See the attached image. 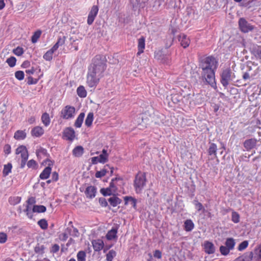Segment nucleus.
<instances>
[{
  "label": "nucleus",
  "mask_w": 261,
  "mask_h": 261,
  "mask_svg": "<svg viewBox=\"0 0 261 261\" xmlns=\"http://www.w3.org/2000/svg\"><path fill=\"white\" fill-rule=\"evenodd\" d=\"M107 62L106 57L103 55H97L92 59L87 75V83L90 87H96L100 79L103 76L107 68Z\"/></svg>",
  "instance_id": "nucleus-1"
},
{
  "label": "nucleus",
  "mask_w": 261,
  "mask_h": 261,
  "mask_svg": "<svg viewBox=\"0 0 261 261\" xmlns=\"http://www.w3.org/2000/svg\"><path fill=\"white\" fill-rule=\"evenodd\" d=\"M219 65L218 59L213 56H209L200 62L199 68L202 69L201 78L207 85L216 88L215 72Z\"/></svg>",
  "instance_id": "nucleus-2"
},
{
  "label": "nucleus",
  "mask_w": 261,
  "mask_h": 261,
  "mask_svg": "<svg viewBox=\"0 0 261 261\" xmlns=\"http://www.w3.org/2000/svg\"><path fill=\"white\" fill-rule=\"evenodd\" d=\"M147 181L146 173L139 171L135 176L133 184L135 191L137 194L142 193L146 185Z\"/></svg>",
  "instance_id": "nucleus-3"
},
{
  "label": "nucleus",
  "mask_w": 261,
  "mask_h": 261,
  "mask_svg": "<svg viewBox=\"0 0 261 261\" xmlns=\"http://www.w3.org/2000/svg\"><path fill=\"white\" fill-rule=\"evenodd\" d=\"M234 77V73L229 67L223 69L220 73V82L222 86L226 88L229 85V82L233 81Z\"/></svg>",
  "instance_id": "nucleus-4"
},
{
  "label": "nucleus",
  "mask_w": 261,
  "mask_h": 261,
  "mask_svg": "<svg viewBox=\"0 0 261 261\" xmlns=\"http://www.w3.org/2000/svg\"><path fill=\"white\" fill-rule=\"evenodd\" d=\"M44 163L45 164H47L48 166L45 167L40 173L39 177L41 179H46L49 177L51 171V167L54 165V161L49 159H46L42 163L43 164Z\"/></svg>",
  "instance_id": "nucleus-5"
},
{
  "label": "nucleus",
  "mask_w": 261,
  "mask_h": 261,
  "mask_svg": "<svg viewBox=\"0 0 261 261\" xmlns=\"http://www.w3.org/2000/svg\"><path fill=\"white\" fill-rule=\"evenodd\" d=\"M75 113V109L74 107L67 105L61 111V117L64 119L73 118Z\"/></svg>",
  "instance_id": "nucleus-6"
},
{
  "label": "nucleus",
  "mask_w": 261,
  "mask_h": 261,
  "mask_svg": "<svg viewBox=\"0 0 261 261\" xmlns=\"http://www.w3.org/2000/svg\"><path fill=\"white\" fill-rule=\"evenodd\" d=\"M239 25L241 31L244 33H247L253 29V27L244 18H240Z\"/></svg>",
  "instance_id": "nucleus-7"
},
{
  "label": "nucleus",
  "mask_w": 261,
  "mask_h": 261,
  "mask_svg": "<svg viewBox=\"0 0 261 261\" xmlns=\"http://www.w3.org/2000/svg\"><path fill=\"white\" fill-rule=\"evenodd\" d=\"M75 131L73 128L71 127H66L63 132L62 138L64 139L72 141L75 138Z\"/></svg>",
  "instance_id": "nucleus-8"
},
{
  "label": "nucleus",
  "mask_w": 261,
  "mask_h": 261,
  "mask_svg": "<svg viewBox=\"0 0 261 261\" xmlns=\"http://www.w3.org/2000/svg\"><path fill=\"white\" fill-rule=\"evenodd\" d=\"M98 7L96 5H94L92 7L89 13L87 23L89 25H91L93 23L96 16H97L98 12Z\"/></svg>",
  "instance_id": "nucleus-9"
},
{
  "label": "nucleus",
  "mask_w": 261,
  "mask_h": 261,
  "mask_svg": "<svg viewBox=\"0 0 261 261\" xmlns=\"http://www.w3.org/2000/svg\"><path fill=\"white\" fill-rule=\"evenodd\" d=\"M257 142V140L256 138L246 139L243 143V146L247 151H249L256 147Z\"/></svg>",
  "instance_id": "nucleus-10"
},
{
  "label": "nucleus",
  "mask_w": 261,
  "mask_h": 261,
  "mask_svg": "<svg viewBox=\"0 0 261 261\" xmlns=\"http://www.w3.org/2000/svg\"><path fill=\"white\" fill-rule=\"evenodd\" d=\"M203 248L205 252L208 254H214L216 251V247L214 244L208 241L204 242Z\"/></svg>",
  "instance_id": "nucleus-11"
},
{
  "label": "nucleus",
  "mask_w": 261,
  "mask_h": 261,
  "mask_svg": "<svg viewBox=\"0 0 261 261\" xmlns=\"http://www.w3.org/2000/svg\"><path fill=\"white\" fill-rule=\"evenodd\" d=\"M96 192V187L93 186H90L86 188L85 191V194L87 198L92 199L95 197Z\"/></svg>",
  "instance_id": "nucleus-12"
},
{
  "label": "nucleus",
  "mask_w": 261,
  "mask_h": 261,
  "mask_svg": "<svg viewBox=\"0 0 261 261\" xmlns=\"http://www.w3.org/2000/svg\"><path fill=\"white\" fill-rule=\"evenodd\" d=\"M253 254L252 251L246 252L234 261H251L253 258Z\"/></svg>",
  "instance_id": "nucleus-13"
},
{
  "label": "nucleus",
  "mask_w": 261,
  "mask_h": 261,
  "mask_svg": "<svg viewBox=\"0 0 261 261\" xmlns=\"http://www.w3.org/2000/svg\"><path fill=\"white\" fill-rule=\"evenodd\" d=\"M92 244L95 251H99L104 247L103 241L101 239L93 240Z\"/></svg>",
  "instance_id": "nucleus-14"
},
{
  "label": "nucleus",
  "mask_w": 261,
  "mask_h": 261,
  "mask_svg": "<svg viewBox=\"0 0 261 261\" xmlns=\"http://www.w3.org/2000/svg\"><path fill=\"white\" fill-rule=\"evenodd\" d=\"M130 5L134 11H136L139 8H143L145 6V3L140 2V0H129Z\"/></svg>",
  "instance_id": "nucleus-15"
},
{
  "label": "nucleus",
  "mask_w": 261,
  "mask_h": 261,
  "mask_svg": "<svg viewBox=\"0 0 261 261\" xmlns=\"http://www.w3.org/2000/svg\"><path fill=\"white\" fill-rule=\"evenodd\" d=\"M178 41L180 42L181 45L185 48L189 46L190 40L184 34L178 36Z\"/></svg>",
  "instance_id": "nucleus-16"
},
{
  "label": "nucleus",
  "mask_w": 261,
  "mask_h": 261,
  "mask_svg": "<svg viewBox=\"0 0 261 261\" xmlns=\"http://www.w3.org/2000/svg\"><path fill=\"white\" fill-rule=\"evenodd\" d=\"M123 199L124 200V205H127L130 203L134 208H137V200L135 198L132 196H126L124 197Z\"/></svg>",
  "instance_id": "nucleus-17"
},
{
  "label": "nucleus",
  "mask_w": 261,
  "mask_h": 261,
  "mask_svg": "<svg viewBox=\"0 0 261 261\" xmlns=\"http://www.w3.org/2000/svg\"><path fill=\"white\" fill-rule=\"evenodd\" d=\"M118 228V226H116L115 227H113L111 230L108 231L106 234V238L108 240H112L117 237V233Z\"/></svg>",
  "instance_id": "nucleus-18"
},
{
  "label": "nucleus",
  "mask_w": 261,
  "mask_h": 261,
  "mask_svg": "<svg viewBox=\"0 0 261 261\" xmlns=\"http://www.w3.org/2000/svg\"><path fill=\"white\" fill-rule=\"evenodd\" d=\"M209 147L207 149V153L209 155H214V158H217V146L214 143H212L210 141L208 143Z\"/></svg>",
  "instance_id": "nucleus-19"
},
{
  "label": "nucleus",
  "mask_w": 261,
  "mask_h": 261,
  "mask_svg": "<svg viewBox=\"0 0 261 261\" xmlns=\"http://www.w3.org/2000/svg\"><path fill=\"white\" fill-rule=\"evenodd\" d=\"M44 129L41 126H37L31 130V135L35 137H40L44 134Z\"/></svg>",
  "instance_id": "nucleus-20"
},
{
  "label": "nucleus",
  "mask_w": 261,
  "mask_h": 261,
  "mask_svg": "<svg viewBox=\"0 0 261 261\" xmlns=\"http://www.w3.org/2000/svg\"><path fill=\"white\" fill-rule=\"evenodd\" d=\"M36 153L39 159L42 158V156H46L47 158V159L49 157V154L47 152V150L41 147L36 150Z\"/></svg>",
  "instance_id": "nucleus-21"
},
{
  "label": "nucleus",
  "mask_w": 261,
  "mask_h": 261,
  "mask_svg": "<svg viewBox=\"0 0 261 261\" xmlns=\"http://www.w3.org/2000/svg\"><path fill=\"white\" fill-rule=\"evenodd\" d=\"M145 39L144 37H141L138 39V51L137 53L138 55H140L142 53H143L144 49L145 48Z\"/></svg>",
  "instance_id": "nucleus-22"
},
{
  "label": "nucleus",
  "mask_w": 261,
  "mask_h": 261,
  "mask_svg": "<svg viewBox=\"0 0 261 261\" xmlns=\"http://www.w3.org/2000/svg\"><path fill=\"white\" fill-rule=\"evenodd\" d=\"M108 201L113 207L116 206L122 202V200L114 194L113 196L108 199Z\"/></svg>",
  "instance_id": "nucleus-23"
},
{
  "label": "nucleus",
  "mask_w": 261,
  "mask_h": 261,
  "mask_svg": "<svg viewBox=\"0 0 261 261\" xmlns=\"http://www.w3.org/2000/svg\"><path fill=\"white\" fill-rule=\"evenodd\" d=\"M84 152V149L82 146H77L72 150V154L75 157H81Z\"/></svg>",
  "instance_id": "nucleus-24"
},
{
  "label": "nucleus",
  "mask_w": 261,
  "mask_h": 261,
  "mask_svg": "<svg viewBox=\"0 0 261 261\" xmlns=\"http://www.w3.org/2000/svg\"><path fill=\"white\" fill-rule=\"evenodd\" d=\"M85 113L84 112H82L78 116L77 118L75 121L74 126L77 128H80L82 124L83 123L84 119L85 117Z\"/></svg>",
  "instance_id": "nucleus-25"
},
{
  "label": "nucleus",
  "mask_w": 261,
  "mask_h": 261,
  "mask_svg": "<svg viewBox=\"0 0 261 261\" xmlns=\"http://www.w3.org/2000/svg\"><path fill=\"white\" fill-rule=\"evenodd\" d=\"M27 134L25 132V130H17L14 135V138L17 140H23L26 138Z\"/></svg>",
  "instance_id": "nucleus-26"
},
{
  "label": "nucleus",
  "mask_w": 261,
  "mask_h": 261,
  "mask_svg": "<svg viewBox=\"0 0 261 261\" xmlns=\"http://www.w3.org/2000/svg\"><path fill=\"white\" fill-rule=\"evenodd\" d=\"M184 229L186 231H191L194 227V224L191 219H187L184 222Z\"/></svg>",
  "instance_id": "nucleus-27"
},
{
  "label": "nucleus",
  "mask_w": 261,
  "mask_h": 261,
  "mask_svg": "<svg viewBox=\"0 0 261 261\" xmlns=\"http://www.w3.org/2000/svg\"><path fill=\"white\" fill-rule=\"evenodd\" d=\"M46 211V207L42 205H34L32 208L33 213H42Z\"/></svg>",
  "instance_id": "nucleus-28"
},
{
  "label": "nucleus",
  "mask_w": 261,
  "mask_h": 261,
  "mask_svg": "<svg viewBox=\"0 0 261 261\" xmlns=\"http://www.w3.org/2000/svg\"><path fill=\"white\" fill-rule=\"evenodd\" d=\"M55 51L56 50L52 47L44 54L43 56V59L46 61H50L53 59V55Z\"/></svg>",
  "instance_id": "nucleus-29"
},
{
  "label": "nucleus",
  "mask_w": 261,
  "mask_h": 261,
  "mask_svg": "<svg viewBox=\"0 0 261 261\" xmlns=\"http://www.w3.org/2000/svg\"><path fill=\"white\" fill-rule=\"evenodd\" d=\"M193 203L194 204L195 208L198 212H202L203 213L206 212V211L203 207L202 203L199 202L197 199H195L193 200Z\"/></svg>",
  "instance_id": "nucleus-30"
},
{
  "label": "nucleus",
  "mask_w": 261,
  "mask_h": 261,
  "mask_svg": "<svg viewBox=\"0 0 261 261\" xmlns=\"http://www.w3.org/2000/svg\"><path fill=\"white\" fill-rule=\"evenodd\" d=\"M118 180H123L122 178L118 177H115L112 179L109 188H110L112 191H114V192L116 193L117 191L118 188L117 186L115 185L114 181H118Z\"/></svg>",
  "instance_id": "nucleus-31"
},
{
  "label": "nucleus",
  "mask_w": 261,
  "mask_h": 261,
  "mask_svg": "<svg viewBox=\"0 0 261 261\" xmlns=\"http://www.w3.org/2000/svg\"><path fill=\"white\" fill-rule=\"evenodd\" d=\"M253 253L255 254L254 258H256V260L259 261L261 259V242L254 248Z\"/></svg>",
  "instance_id": "nucleus-32"
},
{
  "label": "nucleus",
  "mask_w": 261,
  "mask_h": 261,
  "mask_svg": "<svg viewBox=\"0 0 261 261\" xmlns=\"http://www.w3.org/2000/svg\"><path fill=\"white\" fill-rule=\"evenodd\" d=\"M12 168V165L11 163H8L4 166V169L3 171V176L6 177L11 172Z\"/></svg>",
  "instance_id": "nucleus-33"
},
{
  "label": "nucleus",
  "mask_w": 261,
  "mask_h": 261,
  "mask_svg": "<svg viewBox=\"0 0 261 261\" xmlns=\"http://www.w3.org/2000/svg\"><path fill=\"white\" fill-rule=\"evenodd\" d=\"M236 243L234 240L232 238H228L226 239L225 242V246L227 247L229 249H233Z\"/></svg>",
  "instance_id": "nucleus-34"
},
{
  "label": "nucleus",
  "mask_w": 261,
  "mask_h": 261,
  "mask_svg": "<svg viewBox=\"0 0 261 261\" xmlns=\"http://www.w3.org/2000/svg\"><path fill=\"white\" fill-rule=\"evenodd\" d=\"M41 121L45 126H48L49 125L50 119L49 115L47 113L45 112L43 113L41 116Z\"/></svg>",
  "instance_id": "nucleus-35"
},
{
  "label": "nucleus",
  "mask_w": 261,
  "mask_h": 261,
  "mask_svg": "<svg viewBox=\"0 0 261 261\" xmlns=\"http://www.w3.org/2000/svg\"><path fill=\"white\" fill-rule=\"evenodd\" d=\"M94 119V114L93 112H90L88 114L85 120V124L87 127H90Z\"/></svg>",
  "instance_id": "nucleus-36"
},
{
  "label": "nucleus",
  "mask_w": 261,
  "mask_h": 261,
  "mask_svg": "<svg viewBox=\"0 0 261 261\" xmlns=\"http://www.w3.org/2000/svg\"><path fill=\"white\" fill-rule=\"evenodd\" d=\"M77 94L81 98L86 97L87 96V91L83 86H80L76 90Z\"/></svg>",
  "instance_id": "nucleus-37"
},
{
  "label": "nucleus",
  "mask_w": 261,
  "mask_h": 261,
  "mask_svg": "<svg viewBox=\"0 0 261 261\" xmlns=\"http://www.w3.org/2000/svg\"><path fill=\"white\" fill-rule=\"evenodd\" d=\"M66 38V37L65 36H63V37H59L57 42L53 46L54 49L57 50L60 46L63 45L65 43Z\"/></svg>",
  "instance_id": "nucleus-38"
},
{
  "label": "nucleus",
  "mask_w": 261,
  "mask_h": 261,
  "mask_svg": "<svg viewBox=\"0 0 261 261\" xmlns=\"http://www.w3.org/2000/svg\"><path fill=\"white\" fill-rule=\"evenodd\" d=\"M100 192L101 193V194L103 196H111L113 195L115 193L113 191H112L110 188L109 187L107 188H101L100 190Z\"/></svg>",
  "instance_id": "nucleus-39"
},
{
  "label": "nucleus",
  "mask_w": 261,
  "mask_h": 261,
  "mask_svg": "<svg viewBox=\"0 0 261 261\" xmlns=\"http://www.w3.org/2000/svg\"><path fill=\"white\" fill-rule=\"evenodd\" d=\"M108 166L109 165H106L102 170L100 171H97L95 173V177L99 178L104 176L108 172V169L106 168V167Z\"/></svg>",
  "instance_id": "nucleus-40"
},
{
  "label": "nucleus",
  "mask_w": 261,
  "mask_h": 261,
  "mask_svg": "<svg viewBox=\"0 0 261 261\" xmlns=\"http://www.w3.org/2000/svg\"><path fill=\"white\" fill-rule=\"evenodd\" d=\"M45 247L44 245H40L39 243L34 248V251L36 253L43 254L44 253Z\"/></svg>",
  "instance_id": "nucleus-41"
},
{
  "label": "nucleus",
  "mask_w": 261,
  "mask_h": 261,
  "mask_svg": "<svg viewBox=\"0 0 261 261\" xmlns=\"http://www.w3.org/2000/svg\"><path fill=\"white\" fill-rule=\"evenodd\" d=\"M42 33V31L41 30H37L36 31L32 36L31 37V41L33 43H35L37 42L38 39L40 38Z\"/></svg>",
  "instance_id": "nucleus-42"
},
{
  "label": "nucleus",
  "mask_w": 261,
  "mask_h": 261,
  "mask_svg": "<svg viewBox=\"0 0 261 261\" xmlns=\"http://www.w3.org/2000/svg\"><path fill=\"white\" fill-rule=\"evenodd\" d=\"M240 216L239 214L232 211L231 214V221L234 223H238L240 222Z\"/></svg>",
  "instance_id": "nucleus-43"
},
{
  "label": "nucleus",
  "mask_w": 261,
  "mask_h": 261,
  "mask_svg": "<svg viewBox=\"0 0 261 261\" xmlns=\"http://www.w3.org/2000/svg\"><path fill=\"white\" fill-rule=\"evenodd\" d=\"M116 252L114 250H111L106 254V260L107 261H112L114 257L116 256Z\"/></svg>",
  "instance_id": "nucleus-44"
},
{
  "label": "nucleus",
  "mask_w": 261,
  "mask_h": 261,
  "mask_svg": "<svg viewBox=\"0 0 261 261\" xmlns=\"http://www.w3.org/2000/svg\"><path fill=\"white\" fill-rule=\"evenodd\" d=\"M38 225L42 229L45 230L48 227V223L46 219H42L38 221Z\"/></svg>",
  "instance_id": "nucleus-45"
},
{
  "label": "nucleus",
  "mask_w": 261,
  "mask_h": 261,
  "mask_svg": "<svg viewBox=\"0 0 261 261\" xmlns=\"http://www.w3.org/2000/svg\"><path fill=\"white\" fill-rule=\"evenodd\" d=\"M21 201V197L16 196V197H10L9 198V202L11 205H16L19 203H20Z\"/></svg>",
  "instance_id": "nucleus-46"
},
{
  "label": "nucleus",
  "mask_w": 261,
  "mask_h": 261,
  "mask_svg": "<svg viewBox=\"0 0 261 261\" xmlns=\"http://www.w3.org/2000/svg\"><path fill=\"white\" fill-rule=\"evenodd\" d=\"M182 99L181 96L178 94L171 95V100L174 103H178Z\"/></svg>",
  "instance_id": "nucleus-47"
},
{
  "label": "nucleus",
  "mask_w": 261,
  "mask_h": 261,
  "mask_svg": "<svg viewBox=\"0 0 261 261\" xmlns=\"http://www.w3.org/2000/svg\"><path fill=\"white\" fill-rule=\"evenodd\" d=\"M252 52L253 54L261 59V48L258 46H254L252 49Z\"/></svg>",
  "instance_id": "nucleus-48"
},
{
  "label": "nucleus",
  "mask_w": 261,
  "mask_h": 261,
  "mask_svg": "<svg viewBox=\"0 0 261 261\" xmlns=\"http://www.w3.org/2000/svg\"><path fill=\"white\" fill-rule=\"evenodd\" d=\"M27 165L28 168H32L33 169H36L38 167L37 163L33 159L29 160L27 162Z\"/></svg>",
  "instance_id": "nucleus-49"
},
{
  "label": "nucleus",
  "mask_w": 261,
  "mask_h": 261,
  "mask_svg": "<svg viewBox=\"0 0 261 261\" xmlns=\"http://www.w3.org/2000/svg\"><path fill=\"white\" fill-rule=\"evenodd\" d=\"M86 253L84 251H80L77 254V261H86Z\"/></svg>",
  "instance_id": "nucleus-50"
},
{
  "label": "nucleus",
  "mask_w": 261,
  "mask_h": 261,
  "mask_svg": "<svg viewBox=\"0 0 261 261\" xmlns=\"http://www.w3.org/2000/svg\"><path fill=\"white\" fill-rule=\"evenodd\" d=\"M16 62V59L14 57H11L8 58L6 60V63H8L9 66L11 67H14Z\"/></svg>",
  "instance_id": "nucleus-51"
},
{
  "label": "nucleus",
  "mask_w": 261,
  "mask_h": 261,
  "mask_svg": "<svg viewBox=\"0 0 261 261\" xmlns=\"http://www.w3.org/2000/svg\"><path fill=\"white\" fill-rule=\"evenodd\" d=\"M230 249H229L225 246H221L220 247V252L221 254L223 255L226 256L229 253Z\"/></svg>",
  "instance_id": "nucleus-52"
},
{
  "label": "nucleus",
  "mask_w": 261,
  "mask_h": 261,
  "mask_svg": "<svg viewBox=\"0 0 261 261\" xmlns=\"http://www.w3.org/2000/svg\"><path fill=\"white\" fill-rule=\"evenodd\" d=\"M248 241H244L242 242H241L238 247V250L239 251H243L244 249H245L248 246Z\"/></svg>",
  "instance_id": "nucleus-53"
},
{
  "label": "nucleus",
  "mask_w": 261,
  "mask_h": 261,
  "mask_svg": "<svg viewBox=\"0 0 261 261\" xmlns=\"http://www.w3.org/2000/svg\"><path fill=\"white\" fill-rule=\"evenodd\" d=\"M13 53L17 56H20L23 54L24 50L23 48L18 46L13 50Z\"/></svg>",
  "instance_id": "nucleus-54"
},
{
  "label": "nucleus",
  "mask_w": 261,
  "mask_h": 261,
  "mask_svg": "<svg viewBox=\"0 0 261 261\" xmlns=\"http://www.w3.org/2000/svg\"><path fill=\"white\" fill-rule=\"evenodd\" d=\"M23 211L24 213H25L26 215L29 219H33V215L32 214L33 212H32H32L31 211V208H30V206L27 205L26 208H25V209Z\"/></svg>",
  "instance_id": "nucleus-55"
},
{
  "label": "nucleus",
  "mask_w": 261,
  "mask_h": 261,
  "mask_svg": "<svg viewBox=\"0 0 261 261\" xmlns=\"http://www.w3.org/2000/svg\"><path fill=\"white\" fill-rule=\"evenodd\" d=\"M15 77L19 81L23 80L24 77V72L22 71H17L15 73Z\"/></svg>",
  "instance_id": "nucleus-56"
},
{
  "label": "nucleus",
  "mask_w": 261,
  "mask_h": 261,
  "mask_svg": "<svg viewBox=\"0 0 261 261\" xmlns=\"http://www.w3.org/2000/svg\"><path fill=\"white\" fill-rule=\"evenodd\" d=\"M98 157L99 163L105 164L108 161V156L105 155L100 154Z\"/></svg>",
  "instance_id": "nucleus-57"
},
{
  "label": "nucleus",
  "mask_w": 261,
  "mask_h": 261,
  "mask_svg": "<svg viewBox=\"0 0 261 261\" xmlns=\"http://www.w3.org/2000/svg\"><path fill=\"white\" fill-rule=\"evenodd\" d=\"M27 148L25 146L21 145L19 146L16 149V154H19V153H23V152H25L27 151Z\"/></svg>",
  "instance_id": "nucleus-58"
},
{
  "label": "nucleus",
  "mask_w": 261,
  "mask_h": 261,
  "mask_svg": "<svg viewBox=\"0 0 261 261\" xmlns=\"http://www.w3.org/2000/svg\"><path fill=\"white\" fill-rule=\"evenodd\" d=\"M38 79H34L33 77L30 76L28 77V81L27 82V83L29 85L36 84L38 83Z\"/></svg>",
  "instance_id": "nucleus-59"
},
{
  "label": "nucleus",
  "mask_w": 261,
  "mask_h": 261,
  "mask_svg": "<svg viewBox=\"0 0 261 261\" xmlns=\"http://www.w3.org/2000/svg\"><path fill=\"white\" fill-rule=\"evenodd\" d=\"M99 203L102 207H107L108 205L107 200L103 197L99 198Z\"/></svg>",
  "instance_id": "nucleus-60"
},
{
  "label": "nucleus",
  "mask_w": 261,
  "mask_h": 261,
  "mask_svg": "<svg viewBox=\"0 0 261 261\" xmlns=\"http://www.w3.org/2000/svg\"><path fill=\"white\" fill-rule=\"evenodd\" d=\"M26 202L27 203V205L29 206L33 204L35 205L34 204L36 202V198L34 197H30L27 200Z\"/></svg>",
  "instance_id": "nucleus-61"
},
{
  "label": "nucleus",
  "mask_w": 261,
  "mask_h": 261,
  "mask_svg": "<svg viewBox=\"0 0 261 261\" xmlns=\"http://www.w3.org/2000/svg\"><path fill=\"white\" fill-rule=\"evenodd\" d=\"M7 240V236L4 232H0V243H4Z\"/></svg>",
  "instance_id": "nucleus-62"
},
{
  "label": "nucleus",
  "mask_w": 261,
  "mask_h": 261,
  "mask_svg": "<svg viewBox=\"0 0 261 261\" xmlns=\"http://www.w3.org/2000/svg\"><path fill=\"white\" fill-rule=\"evenodd\" d=\"M4 151L6 154H9L11 153V147L9 144H6L4 147Z\"/></svg>",
  "instance_id": "nucleus-63"
},
{
  "label": "nucleus",
  "mask_w": 261,
  "mask_h": 261,
  "mask_svg": "<svg viewBox=\"0 0 261 261\" xmlns=\"http://www.w3.org/2000/svg\"><path fill=\"white\" fill-rule=\"evenodd\" d=\"M59 249L60 246H59V245L55 244L53 245L50 249V252L53 253H57V252L59 251Z\"/></svg>",
  "instance_id": "nucleus-64"
}]
</instances>
